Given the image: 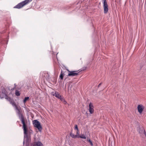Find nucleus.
<instances>
[{"instance_id":"21","label":"nucleus","mask_w":146,"mask_h":146,"mask_svg":"<svg viewBox=\"0 0 146 146\" xmlns=\"http://www.w3.org/2000/svg\"><path fill=\"white\" fill-rule=\"evenodd\" d=\"M75 129L77 131H78V125H76L75 127H74Z\"/></svg>"},{"instance_id":"24","label":"nucleus","mask_w":146,"mask_h":146,"mask_svg":"<svg viewBox=\"0 0 146 146\" xmlns=\"http://www.w3.org/2000/svg\"><path fill=\"white\" fill-rule=\"evenodd\" d=\"M101 83H100V84L98 85V87H100V86H101Z\"/></svg>"},{"instance_id":"18","label":"nucleus","mask_w":146,"mask_h":146,"mask_svg":"<svg viewBox=\"0 0 146 146\" xmlns=\"http://www.w3.org/2000/svg\"><path fill=\"white\" fill-rule=\"evenodd\" d=\"M87 141H88V142L90 143V144L92 146H93V145L92 141L90 139H89L88 140L87 139Z\"/></svg>"},{"instance_id":"13","label":"nucleus","mask_w":146,"mask_h":146,"mask_svg":"<svg viewBox=\"0 0 146 146\" xmlns=\"http://www.w3.org/2000/svg\"><path fill=\"white\" fill-rule=\"evenodd\" d=\"M64 75V73H62V71L61 72V73L60 74V77L61 79L63 80V76Z\"/></svg>"},{"instance_id":"16","label":"nucleus","mask_w":146,"mask_h":146,"mask_svg":"<svg viewBox=\"0 0 146 146\" xmlns=\"http://www.w3.org/2000/svg\"><path fill=\"white\" fill-rule=\"evenodd\" d=\"M15 94L17 96H19L20 94V93L19 91L18 90H16L15 92Z\"/></svg>"},{"instance_id":"20","label":"nucleus","mask_w":146,"mask_h":146,"mask_svg":"<svg viewBox=\"0 0 146 146\" xmlns=\"http://www.w3.org/2000/svg\"><path fill=\"white\" fill-rule=\"evenodd\" d=\"M61 100L62 101L64 104H66L67 103L64 100V99L63 98H62Z\"/></svg>"},{"instance_id":"6","label":"nucleus","mask_w":146,"mask_h":146,"mask_svg":"<svg viewBox=\"0 0 146 146\" xmlns=\"http://www.w3.org/2000/svg\"><path fill=\"white\" fill-rule=\"evenodd\" d=\"M144 109V107L141 104H139L137 106V110L140 114H141Z\"/></svg>"},{"instance_id":"7","label":"nucleus","mask_w":146,"mask_h":146,"mask_svg":"<svg viewBox=\"0 0 146 146\" xmlns=\"http://www.w3.org/2000/svg\"><path fill=\"white\" fill-rule=\"evenodd\" d=\"M69 73L68 76H74L77 75L78 74V73L76 72V71H70L69 70H67Z\"/></svg>"},{"instance_id":"14","label":"nucleus","mask_w":146,"mask_h":146,"mask_svg":"<svg viewBox=\"0 0 146 146\" xmlns=\"http://www.w3.org/2000/svg\"><path fill=\"white\" fill-rule=\"evenodd\" d=\"M55 97L57 98L60 99V100H61V99L62 98H61V96L58 93H57Z\"/></svg>"},{"instance_id":"23","label":"nucleus","mask_w":146,"mask_h":146,"mask_svg":"<svg viewBox=\"0 0 146 146\" xmlns=\"http://www.w3.org/2000/svg\"><path fill=\"white\" fill-rule=\"evenodd\" d=\"M44 73H47V76H45V75H44V77H48L49 75V74H48V72H44Z\"/></svg>"},{"instance_id":"12","label":"nucleus","mask_w":146,"mask_h":146,"mask_svg":"<svg viewBox=\"0 0 146 146\" xmlns=\"http://www.w3.org/2000/svg\"><path fill=\"white\" fill-rule=\"evenodd\" d=\"M70 136L73 138H77V135H75L72 133H70Z\"/></svg>"},{"instance_id":"11","label":"nucleus","mask_w":146,"mask_h":146,"mask_svg":"<svg viewBox=\"0 0 146 146\" xmlns=\"http://www.w3.org/2000/svg\"><path fill=\"white\" fill-rule=\"evenodd\" d=\"M29 97H25L24 99L23 100V102L25 106V104L26 102L29 99Z\"/></svg>"},{"instance_id":"22","label":"nucleus","mask_w":146,"mask_h":146,"mask_svg":"<svg viewBox=\"0 0 146 146\" xmlns=\"http://www.w3.org/2000/svg\"><path fill=\"white\" fill-rule=\"evenodd\" d=\"M79 130H78V131H76V135H77V138H78V136H79V135H79Z\"/></svg>"},{"instance_id":"19","label":"nucleus","mask_w":146,"mask_h":146,"mask_svg":"<svg viewBox=\"0 0 146 146\" xmlns=\"http://www.w3.org/2000/svg\"><path fill=\"white\" fill-rule=\"evenodd\" d=\"M58 93V92H53L52 93V94L53 96H56V95H57V94Z\"/></svg>"},{"instance_id":"10","label":"nucleus","mask_w":146,"mask_h":146,"mask_svg":"<svg viewBox=\"0 0 146 146\" xmlns=\"http://www.w3.org/2000/svg\"><path fill=\"white\" fill-rule=\"evenodd\" d=\"M140 133H144L146 137V132H145V130L143 127L140 128V130L139 131Z\"/></svg>"},{"instance_id":"5","label":"nucleus","mask_w":146,"mask_h":146,"mask_svg":"<svg viewBox=\"0 0 146 146\" xmlns=\"http://www.w3.org/2000/svg\"><path fill=\"white\" fill-rule=\"evenodd\" d=\"M102 3L103 5L104 12V13H107L108 11V5L106 0H103Z\"/></svg>"},{"instance_id":"15","label":"nucleus","mask_w":146,"mask_h":146,"mask_svg":"<svg viewBox=\"0 0 146 146\" xmlns=\"http://www.w3.org/2000/svg\"><path fill=\"white\" fill-rule=\"evenodd\" d=\"M78 138H81L84 139H86V137L85 135H84V134H82L81 136H78Z\"/></svg>"},{"instance_id":"17","label":"nucleus","mask_w":146,"mask_h":146,"mask_svg":"<svg viewBox=\"0 0 146 146\" xmlns=\"http://www.w3.org/2000/svg\"><path fill=\"white\" fill-rule=\"evenodd\" d=\"M11 103L12 104V105H13V106H15V109L16 108V107H17L16 106L15 103L14 101H13V102L11 101Z\"/></svg>"},{"instance_id":"4","label":"nucleus","mask_w":146,"mask_h":146,"mask_svg":"<svg viewBox=\"0 0 146 146\" xmlns=\"http://www.w3.org/2000/svg\"><path fill=\"white\" fill-rule=\"evenodd\" d=\"M33 124L35 127H36L40 131H41L42 127L38 121L37 120H34L33 121Z\"/></svg>"},{"instance_id":"3","label":"nucleus","mask_w":146,"mask_h":146,"mask_svg":"<svg viewBox=\"0 0 146 146\" xmlns=\"http://www.w3.org/2000/svg\"><path fill=\"white\" fill-rule=\"evenodd\" d=\"M6 92V90L4 88H1V92H0V98L1 99H2L4 98H5L7 100H10V98L7 96Z\"/></svg>"},{"instance_id":"9","label":"nucleus","mask_w":146,"mask_h":146,"mask_svg":"<svg viewBox=\"0 0 146 146\" xmlns=\"http://www.w3.org/2000/svg\"><path fill=\"white\" fill-rule=\"evenodd\" d=\"M33 146H43V144L40 142H36Z\"/></svg>"},{"instance_id":"8","label":"nucleus","mask_w":146,"mask_h":146,"mask_svg":"<svg viewBox=\"0 0 146 146\" xmlns=\"http://www.w3.org/2000/svg\"><path fill=\"white\" fill-rule=\"evenodd\" d=\"M89 111L90 112V113L92 114L94 111V109H93V105L92 104L90 103L89 105Z\"/></svg>"},{"instance_id":"2","label":"nucleus","mask_w":146,"mask_h":146,"mask_svg":"<svg viewBox=\"0 0 146 146\" xmlns=\"http://www.w3.org/2000/svg\"><path fill=\"white\" fill-rule=\"evenodd\" d=\"M32 0H25L19 3L17 5L15 6L14 8H15L20 9L23 7L24 5L27 4Z\"/></svg>"},{"instance_id":"1","label":"nucleus","mask_w":146,"mask_h":146,"mask_svg":"<svg viewBox=\"0 0 146 146\" xmlns=\"http://www.w3.org/2000/svg\"><path fill=\"white\" fill-rule=\"evenodd\" d=\"M16 110V113L18 115L19 118L23 124V128L24 130V138L23 143H26L29 144L31 141L30 132L27 131V126L24 121L23 116L21 112L20 107H16L15 109Z\"/></svg>"}]
</instances>
